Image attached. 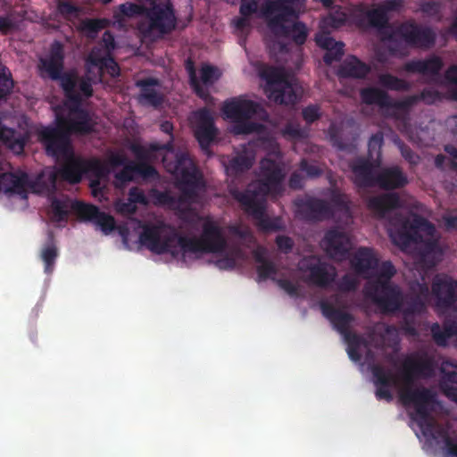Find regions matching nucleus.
Segmentation results:
<instances>
[{
    "label": "nucleus",
    "instance_id": "obj_44",
    "mask_svg": "<svg viewBox=\"0 0 457 457\" xmlns=\"http://www.w3.org/2000/svg\"><path fill=\"white\" fill-rule=\"evenodd\" d=\"M14 83L12 74L6 67L0 71V101L5 99L12 91Z\"/></svg>",
    "mask_w": 457,
    "mask_h": 457
},
{
    "label": "nucleus",
    "instance_id": "obj_39",
    "mask_svg": "<svg viewBox=\"0 0 457 457\" xmlns=\"http://www.w3.org/2000/svg\"><path fill=\"white\" fill-rule=\"evenodd\" d=\"M379 84L388 89L394 91H409L411 84L390 73H383L378 76Z\"/></svg>",
    "mask_w": 457,
    "mask_h": 457
},
{
    "label": "nucleus",
    "instance_id": "obj_61",
    "mask_svg": "<svg viewBox=\"0 0 457 457\" xmlns=\"http://www.w3.org/2000/svg\"><path fill=\"white\" fill-rule=\"evenodd\" d=\"M275 242L278 249L284 253H288L293 250L294 241L287 236L278 235L276 237Z\"/></svg>",
    "mask_w": 457,
    "mask_h": 457
},
{
    "label": "nucleus",
    "instance_id": "obj_60",
    "mask_svg": "<svg viewBox=\"0 0 457 457\" xmlns=\"http://www.w3.org/2000/svg\"><path fill=\"white\" fill-rule=\"evenodd\" d=\"M129 162L130 161L127 158V156L120 152L111 153L107 159L108 165L113 169L120 166H124Z\"/></svg>",
    "mask_w": 457,
    "mask_h": 457
},
{
    "label": "nucleus",
    "instance_id": "obj_23",
    "mask_svg": "<svg viewBox=\"0 0 457 457\" xmlns=\"http://www.w3.org/2000/svg\"><path fill=\"white\" fill-rule=\"evenodd\" d=\"M443 99L442 94L432 87L424 88L420 94L408 96L400 100L397 105L401 109V120L406 124L408 120V112L410 109L417 104L419 102H423L426 104H433Z\"/></svg>",
    "mask_w": 457,
    "mask_h": 457
},
{
    "label": "nucleus",
    "instance_id": "obj_64",
    "mask_svg": "<svg viewBox=\"0 0 457 457\" xmlns=\"http://www.w3.org/2000/svg\"><path fill=\"white\" fill-rule=\"evenodd\" d=\"M129 201L136 204H146L147 199L142 189L137 187H133L129 191Z\"/></svg>",
    "mask_w": 457,
    "mask_h": 457
},
{
    "label": "nucleus",
    "instance_id": "obj_14",
    "mask_svg": "<svg viewBox=\"0 0 457 457\" xmlns=\"http://www.w3.org/2000/svg\"><path fill=\"white\" fill-rule=\"evenodd\" d=\"M73 209L76 211V216L79 220L94 223L105 235L110 234L115 229L114 218L110 214L101 212L96 205L76 202Z\"/></svg>",
    "mask_w": 457,
    "mask_h": 457
},
{
    "label": "nucleus",
    "instance_id": "obj_37",
    "mask_svg": "<svg viewBox=\"0 0 457 457\" xmlns=\"http://www.w3.org/2000/svg\"><path fill=\"white\" fill-rule=\"evenodd\" d=\"M58 254V248L55 245L54 235L52 232H49L48 240L42 247L40 254L41 260L45 264L46 273L50 274L53 272Z\"/></svg>",
    "mask_w": 457,
    "mask_h": 457
},
{
    "label": "nucleus",
    "instance_id": "obj_17",
    "mask_svg": "<svg viewBox=\"0 0 457 457\" xmlns=\"http://www.w3.org/2000/svg\"><path fill=\"white\" fill-rule=\"evenodd\" d=\"M186 160L187 156L184 154L178 156L173 171L180 175L179 188L181 192V198L185 200H193L197 195L199 177L197 175V170L194 166L182 167Z\"/></svg>",
    "mask_w": 457,
    "mask_h": 457
},
{
    "label": "nucleus",
    "instance_id": "obj_35",
    "mask_svg": "<svg viewBox=\"0 0 457 457\" xmlns=\"http://www.w3.org/2000/svg\"><path fill=\"white\" fill-rule=\"evenodd\" d=\"M260 75L266 81L265 92L267 96L287 79L284 70L275 66L265 67Z\"/></svg>",
    "mask_w": 457,
    "mask_h": 457
},
{
    "label": "nucleus",
    "instance_id": "obj_29",
    "mask_svg": "<svg viewBox=\"0 0 457 457\" xmlns=\"http://www.w3.org/2000/svg\"><path fill=\"white\" fill-rule=\"evenodd\" d=\"M442 378L439 386L443 394L450 400L457 403V365L444 361L440 367Z\"/></svg>",
    "mask_w": 457,
    "mask_h": 457
},
{
    "label": "nucleus",
    "instance_id": "obj_38",
    "mask_svg": "<svg viewBox=\"0 0 457 457\" xmlns=\"http://www.w3.org/2000/svg\"><path fill=\"white\" fill-rule=\"evenodd\" d=\"M430 331L435 343L439 346H445L448 339L455 336V331L451 320L445 321L443 328L437 322L433 323Z\"/></svg>",
    "mask_w": 457,
    "mask_h": 457
},
{
    "label": "nucleus",
    "instance_id": "obj_15",
    "mask_svg": "<svg viewBox=\"0 0 457 457\" xmlns=\"http://www.w3.org/2000/svg\"><path fill=\"white\" fill-rule=\"evenodd\" d=\"M194 136L202 149L207 150L214 141L218 129L211 111L204 107L195 112Z\"/></svg>",
    "mask_w": 457,
    "mask_h": 457
},
{
    "label": "nucleus",
    "instance_id": "obj_46",
    "mask_svg": "<svg viewBox=\"0 0 457 457\" xmlns=\"http://www.w3.org/2000/svg\"><path fill=\"white\" fill-rule=\"evenodd\" d=\"M347 17L344 12H335L329 13L323 19V26L325 28H330L337 29L344 26L346 22Z\"/></svg>",
    "mask_w": 457,
    "mask_h": 457
},
{
    "label": "nucleus",
    "instance_id": "obj_10",
    "mask_svg": "<svg viewBox=\"0 0 457 457\" xmlns=\"http://www.w3.org/2000/svg\"><path fill=\"white\" fill-rule=\"evenodd\" d=\"M297 215L309 222H319L330 220L334 216V210L330 204L315 196L306 195L295 200Z\"/></svg>",
    "mask_w": 457,
    "mask_h": 457
},
{
    "label": "nucleus",
    "instance_id": "obj_31",
    "mask_svg": "<svg viewBox=\"0 0 457 457\" xmlns=\"http://www.w3.org/2000/svg\"><path fill=\"white\" fill-rule=\"evenodd\" d=\"M351 264L356 273L365 275L370 270L377 269L378 259L375 256L372 249L360 247L354 253Z\"/></svg>",
    "mask_w": 457,
    "mask_h": 457
},
{
    "label": "nucleus",
    "instance_id": "obj_62",
    "mask_svg": "<svg viewBox=\"0 0 457 457\" xmlns=\"http://www.w3.org/2000/svg\"><path fill=\"white\" fill-rule=\"evenodd\" d=\"M413 296L420 298L423 302H427L429 295V288L426 283H415L411 287Z\"/></svg>",
    "mask_w": 457,
    "mask_h": 457
},
{
    "label": "nucleus",
    "instance_id": "obj_50",
    "mask_svg": "<svg viewBox=\"0 0 457 457\" xmlns=\"http://www.w3.org/2000/svg\"><path fill=\"white\" fill-rule=\"evenodd\" d=\"M108 57H104L101 55L100 50L94 47L90 53L88 54L86 59V66L87 70L89 72L90 67L98 68L101 71H103V65H104V62Z\"/></svg>",
    "mask_w": 457,
    "mask_h": 457
},
{
    "label": "nucleus",
    "instance_id": "obj_49",
    "mask_svg": "<svg viewBox=\"0 0 457 457\" xmlns=\"http://www.w3.org/2000/svg\"><path fill=\"white\" fill-rule=\"evenodd\" d=\"M135 173L143 179H154L158 176V172L154 166L149 164L147 161L134 162Z\"/></svg>",
    "mask_w": 457,
    "mask_h": 457
},
{
    "label": "nucleus",
    "instance_id": "obj_24",
    "mask_svg": "<svg viewBox=\"0 0 457 457\" xmlns=\"http://www.w3.org/2000/svg\"><path fill=\"white\" fill-rule=\"evenodd\" d=\"M444 67L441 57L432 54L426 59H413L404 63L403 69L408 73H417L424 76H438Z\"/></svg>",
    "mask_w": 457,
    "mask_h": 457
},
{
    "label": "nucleus",
    "instance_id": "obj_9",
    "mask_svg": "<svg viewBox=\"0 0 457 457\" xmlns=\"http://www.w3.org/2000/svg\"><path fill=\"white\" fill-rule=\"evenodd\" d=\"M70 137L61 120L56 127H45L38 132V140L45 146L46 154L57 160L72 152Z\"/></svg>",
    "mask_w": 457,
    "mask_h": 457
},
{
    "label": "nucleus",
    "instance_id": "obj_33",
    "mask_svg": "<svg viewBox=\"0 0 457 457\" xmlns=\"http://www.w3.org/2000/svg\"><path fill=\"white\" fill-rule=\"evenodd\" d=\"M253 165V157L246 153H241L231 157L228 162H224L226 173L228 177H237L247 170Z\"/></svg>",
    "mask_w": 457,
    "mask_h": 457
},
{
    "label": "nucleus",
    "instance_id": "obj_8",
    "mask_svg": "<svg viewBox=\"0 0 457 457\" xmlns=\"http://www.w3.org/2000/svg\"><path fill=\"white\" fill-rule=\"evenodd\" d=\"M145 18L146 22H141L139 29L145 35L153 32L166 35L176 28L177 18L174 8L170 2H152L147 6Z\"/></svg>",
    "mask_w": 457,
    "mask_h": 457
},
{
    "label": "nucleus",
    "instance_id": "obj_21",
    "mask_svg": "<svg viewBox=\"0 0 457 457\" xmlns=\"http://www.w3.org/2000/svg\"><path fill=\"white\" fill-rule=\"evenodd\" d=\"M320 309L322 314L331 322L334 328L344 337V339L357 334L351 330V325L354 321L353 314L336 308L326 302L321 303Z\"/></svg>",
    "mask_w": 457,
    "mask_h": 457
},
{
    "label": "nucleus",
    "instance_id": "obj_12",
    "mask_svg": "<svg viewBox=\"0 0 457 457\" xmlns=\"http://www.w3.org/2000/svg\"><path fill=\"white\" fill-rule=\"evenodd\" d=\"M431 289L438 310L447 311L457 303V280L451 277L436 276Z\"/></svg>",
    "mask_w": 457,
    "mask_h": 457
},
{
    "label": "nucleus",
    "instance_id": "obj_48",
    "mask_svg": "<svg viewBox=\"0 0 457 457\" xmlns=\"http://www.w3.org/2000/svg\"><path fill=\"white\" fill-rule=\"evenodd\" d=\"M106 25L107 21L104 19H86L82 21V29L92 34V37H94L104 29Z\"/></svg>",
    "mask_w": 457,
    "mask_h": 457
},
{
    "label": "nucleus",
    "instance_id": "obj_42",
    "mask_svg": "<svg viewBox=\"0 0 457 457\" xmlns=\"http://www.w3.org/2000/svg\"><path fill=\"white\" fill-rule=\"evenodd\" d=\"M384 144V136L382 132L373 134L368 142V156L371 160L376 161L377 164L380 163L381 148Z\"/></svg>",
    "mask_w": 457,
    "mask_h": 457
},
{
    "label": "nucleus",
    "instance_id": "obj_63",
    "mask_svg": "<svg viewBox=\"0 0 457 457\" xmlns=\"http://www.w3.org/2000/svg\"><path fill=\"white\" fill-rule=\"evenodd\" d=\"M344 47L339 45V47L328 50L324 56L323 61L326 64L330 65L334 62L340 61L344 55Z\"/></svg>",
    "mask_w": 457,
    "mask_h": 457
},
{
    "label": "nucleus",
    "instance_id": "obj_58",
    "mask_svg": "<svg viewBox=\"0 0 457 457\" xmlns=\"http://www.w3.org/2000/svg\"><path fill=\"white\" fill-rule=\"evenodd\" d=\"M395 273L396 270L393 263L390 261H386L381 263L377 278H381L383 281H391Z\"/></svg>",
    "mask_w": 457,
    "mask_h": 457
},
{
    "label": "nucleus",
    "instance_id": "obj_7",
    "mask_svg": "<svg viewBox=\"0 0 457 457\" xmlns=\"http://www.w3.org/2000/svg\"><path fill=\"white\" fill-rule=\"evenodd\" d=\"M364 292L366 296L371 299L384 313H394L402 308L403 292L397 285L391 281L375 278L367 282Z\"/></svg>",
    "mask_w": 457,
    "mask_h": 457
},
{
    "label": "nucleus",
    "instance_id": "obj_57",
    "mask_svg": "<svg viewBox=\"0 0 457 457\" xmlns=\"http://www.w3.org/2000/svg\"><path fill=\"white\" fill-rule=\"evenodd\" d=\"M401 328L406 335L411 337H415L418 335L414 314L403 313V320L401 323Z\"/></svg>",
    "mask_w": 457,
    "mask_h": 457
},
{
    "label": "nucleus",
    "instance_id": "obj_53",
    "mask_svg": "<svg viewBox=\"0 0 457 457\" xmlns=\"http://www.w3.org/2000/svg\"><path fill=\"white\" fill-rule=\"evenodd\" d=\"M426 310V303L420 298L411 295L406 302V305L403 310V313L416 314L422 313Z\"/></svg>",
    "mask_w": 457,
    "mask_h": 457
},
{
    "label": "nucleus",
    "instance_id": "obj_52",
    "mask_svg": "<svg viewBox=\"0 0 457 457\" xmlns=\"http://www.w3.org/2000/svg\"><path fill=\"white\" fill-rule=\"evenodd\" d=\"M77 87L76 92L79 94L80 97L82 96L86 98H89L93 96V87H92V79L88 76L77 78Z\"/></svg>",
    "mask_w": 457,
    "mask_h": 457
},
{
    "label": "nucleus",
    "instance_id": "obj_28",
    "mask_svg": "<svg viewBox=\"0 0 457 457\" xmlns=\"http://www.w3.org/2000/svg\"><path fill=\"white\" fill-rule=\"evenodd\" d=\"M367 206L377 216L383 218L390 211L401 207V199L397 193H384L370 197Z\"/></svg>",
    "mask_w": 457,
    "mask_h": 457
},
{
    "label": "nucleus",
    "instance_id": "obj_30",
    "mask_svg": "<svg viewBox=\"0 0 457 457\" xmlns=\"http://www.w3.org/2000/svg\"><path fill=\"white\" fill-rule=\"evenodd\" d=\"M370 72V65L355 56H350L341 63L337 74L343 79H364Z\"/></svg>",
    "mask_w": 457,
    "mask_h": 457
},
{
    "label": "nucleus",
    "instance_id": "obj_45",
    "mask_svg": "<svg viewBox=\"0 0 457 457\" xmlns=\"http://www.w3.org/2000/svg\"><path fill=\"white\" fill-rule=\"evenodd\" d=\"M299 170L304 172L309 179H317L322 176L323 169L315 162H309L303 158L299 163Z\"/></svg>",
    "mask_w": 457,
    "mask_h": 457
},
{
    "label": "nucleus",
    "instance_id": "obj_19",
    "mask_svg": "<svg viewBox=\"0 0 457 457\" xmlns=\"http://www.w3.org/2000/svg\"><path fill=\"white\" fill-rule=\"evenodd\" d=\"M360 98L366 105H378L381 109L392 110L390 116L401 120V109L397 105L399 101L392 100L388 93L375 87H366L360 90Z\"/></svg>",
    "mask_w": 457,
    "mask_h": 457
},
{
    "label": "nucleus",
    "instance_id": "obj_13",
    "mask_svg": "<svg viewBox=\"0 0 457 457\" xmlns=\"http://www.w3.org/2000/svg\"><path fill=\"white\" fill-rule=\"evenodd\" d=\"M72 104L74 106L71 108L70 117L68 119H60L62 125L65 126V129H67L71 135L84 136L93 133L96 125L94 120V113L80 107L81 102L79 104Z\"/></svg>",
    "mask_w": 457,
    "mask_h": 457
},
{
    "label": "nucleus",
    "instance_id": "obj_5",
    "mask_svg": "<svg viewBox=\"0 0 457 457\" xmlns=\"http://www.w3.org/2000/svg\"><path fill=\"white\" fill-rule=\"evenodd\" d=\"M221 110L225 117L233 122L231 131L235 135L260 132L263 126L251 121L250 119L255 115L267 114L261 104L241 97L226 101Z\"/></svg>",
    "mask_w": 457,
    "mask_h": 457
},
{
    "label": "nucleus",
    "instance_id": "obj_3",
    "mask_svg": "<svg viewBox=\"0 0 457 457\" xmlns=\"http://www.w3.org/2000/svg\"><path fill=\"white\" fill-rule=\"evenodd\" d=\"M434 373V365L430 359L419 355L408 356L403 363V380L404 387L400 392V400L405 406L412 405L419 427L423 434L431 433L434 420L431 416L433 405L436 403V395L430 388L421 386L413 388L417 378H430Z\"/></svg>",
    "mask_w": 457,
    "mask_h": 457
},
{
    "label": "nucleus",
    "instance_id": "obj_1",
    "mask_svg": "<svg viewBox=\"0 0 457 457\" xmlns=\"http://www.w3.org/2000/svg\"><path fill=\"white\" fill-rule=\"evenodd\" d=\"M139 243L154 253H170L172 256H177L179 250L183 253H218L224 252L228 245L222 228L210 219L203 223L199 237L179 235L164 222L145 224Z\"/></svg>",
    "mask_w": 457,
    "mask_h": 457
},
{
    "label": "nucleus",
    "instance_id": "obj_43",
    "mask_svg": "<svg viewBox=\"0 0 457 457\" xmlns=\"http://www.w3.org/2000/svg\"><path fill=\"white\" fill-rule=\"evenodd\" d=\"M134 162L130 161L126 165L122 166L121 170L114 175V184L116 187H122L128 182H130L134 179L135 175Z\"/></svg>",
    "mask_w": 457,
    "mask_h": 457
},
{
    "label": "nucleus",
    "instance_id": "obj_4",
    "mask_svg": "<svg viewBox=\"0 0 457 457\" xmlns=\"http://www.w3.org/2000/svg\"><path fill=\"white\" fill-rule=\"evenodd\" d=\"M286 173L282 165L270 158L260 162V178L257 183L245 190L231 188V196L239 203L242 209L253 218H260L266 210V197L269 195H280L284 191Z\"/></svg>",
    "mask_w": 457,
    "mask_h": 457
},
{
    "label": "nucleus",
    "instance_id": "obj_34",
    "mask_svg": "<svg viewBox=\"0 0 457 457\" xmlns=\"http://www.w3.org/2000/svg\"><path fill=\"white\" fill-rule=\"evenodd\" d=\"M268 97L277 104L286 105L295 104L297 101L295 89L287 79L273 91H270Z\"/></svg>",
    "mask_w": 457,
    "mask_h": 457
},
{
    "label": "nucleus",
    "instance_id": "obj_25",
    "mask_svg": "<svg viewBox=\"0 0 457 457\" xmlns=\"http://www.w3.org/2000/svg\"><path fill=\"white\" fill-rule=\"evenodd\" d=\"M407 184V176L398 166L382 169L376 177V187L384 190L400 189Z\"/></svg>",
    "mask_w": 457,
    "mask_h": 457
},
{
    "label": "nucleus",
    "instance_id": "obj_51",
    "mask_svg": "<svg viewBox=\"0 0 457 457\" xmlns=\"http://www.w3.org/2000/svg\"><path fill=\"white\" fill-rule=\"evenodd\" d=\"M282 134L290 139H300L306 137L305 130L302 129L299 123L295 122H287L282 130Z\"/></svg>",
    "mask_w": 457,
    "mask_h": 457
},
{
    "label": "nucleus",
    "instance_id": "obj_27",
    "mask_svg": "<svg viewBox=\"0 0 457 457\" xmlns=\"http://www.w3.org/2000/svg\"><path fill=\"white\" fill-rule=\"evenodd\" d=\"M136 86L140 88L138 101L141 104L158 108L163 104L164 97L162 94L154 88V87L160 86L158 79H139L136 82Z\"/></svg>",
    "mask_w": 457,
    "mask_h": 457
},
{
    "label": "nucleus",
    "instance_id": "obj_32",
    "mask_svg": "<svg viewBox=\"0 0 457 457\" xmlns=\"http://www.w3.org/2000/svg\"><path fill=\"white\" fill-rule=\"evenodd\" d=\"M27 180L26 173L21 175L4 173L0 176V191L6 194H22L25 192Z\"/></svg>",
    "mask_w": 457,
    "mask_h": 457
},
{
    "label": "nucleus",
    "instance_id": "obj_41",
    "mask_svg": "<svg viewBox=\"0 0 457 457\" xmlns=\"http://www.w3.org/2000/svg\"><path fill=\"white\" fill-rule=\"evenodd\" d=\"M86 175L93 176L94 179H103L110 173L109 167L99 160H86Z\"/></svg>",
    "mask_w": 457,
    "mask_h": 457
},
{
    "label": "nucleus",
    "instance_id": "obj_11",
    "mask_svg": "<svg viewBox=\"0 0 457 457\" xmlns=\"http://www.w3.org/2000/svg\"><path fill=\"white\" fill-rule=\"evenodd\" d=\"M399 228L394 240L402 245L407 246L415 240L418 231H424L432 234L435 230L434 225L426 218L420 215H414L411 220L403 216L395 218Z\"/></svg>",
    "mask_w": 457,
    "mask_h": 457
},
{
    "label": "nucleus",
    "instance_id": "obj_6",
    "mask_svg": "<svg viewBox=\"0 0 457 457\" xmlns=\"http://www.w3.org/2000/svg\"><path fill=\"white\" fill-rule=\"evenodd\" d=\"M39 67L51 79L61 81L64 95L71 103L79 104L81 102L79 94L76 92L77 79L75 76L63 73L64 54L62 46L59 42H55L52 46L47 58L40 59Z\"/></svg>",
    "mask_w": 457,
    "mask_h": 457
},
{
    "label": "nucleus",
    "instance_id": "obj_59",
    "mask_svg": "<svg viewBox=\"0 0 457 457\" xmlns=\"http://www.w3.org/2000/svg\"><path fill=\"white\" fill-rule=\"evenodd\" d=\"M398 148L401 152L402 156L411 164H416L419 162V156L411 149L409 145L404 144L403 141L398 140L396 142Z\"/></svg>",
    "mask_w": 457,
    "mask_h": 457
},
{
    "label": "nucleus",
    "instance_id": "obj_22",
    "mask_svg": "<svg viewBox=\"0 0 457 457\" xmlns=\"http://www.w3.org/2000/svg\"><path fill=\"white\" fill-rule=\"evenodd\" d=\"M62 158L64 162L58 170L59 177L70 184L79 183L86 175V160L74 156L73 151Z\"/></svg>",
    "mask_w": 457,
    "mask_h": 457
},
{
    "label": "nucleus",
    "instance_id": "obj_40",
    "mask_svg": "<svg viewBox=\"0 0 457 457\" xmlns=\"http://www.w3.org/2000/svg\"><path fill=\"white\" fill-rule=\"evenodd\" d=\"M347 343V353L349 358L353 361H359L361 359V354L359 351L361 345L367 346L368 343L366 339L359 335H352L351 337L345 338Z\"/></svg>",
    "mask_w": 457,
    "mask_h": 457
},
{
    "label": "nucleus",
    "instance_id": "obj_36",
    "mask_svg": "<svg viewBox=\"0 0 457 457\" xmlns=\"http://www.w3.org/2000/svg\"><path fill=\"white\" fill-rule=\"evenodd\" d=\"M78 200L71 201L70 199H59L53 198L51 202V213L52 219L54 221H66L70 212H73L76 214V211L73 209V206Z\"/></svg>",
    "mask_w": 457,
    "mask_h": 457
},
{
    "label": "nucleus",
    "instance_id": "obj_18",
    "mask_svg": "<svg viewBox=\"0 0 457 457\" xmlns=\"http://www.w3.org/2000/svg\"><path fill=\"white\" fill-rule=\"evenodd\" d=\"M377 162L367 157H356L349 162V168L353 172V182L359 188L376 187Z\"/></svg>",
    "mask_w": 457,
    "mask_h": 457
},
{
    "label": "nucleus",
    "instance_id": "obj_16",
    "mask_svg": "<svg viewBox=\"0 0 457 457\" xmlns=\"http://www.w3.org/2000/svg\"><path fill=\"white\" fill-rule=\"evenodd\" d=\"M351 245L348 235L337 228L328 229L321 241L326 253L337 261L345 260L348 256Z\"/></svg>",
    "mask_w": 457,
    "mask_h": 457
},
{
    "label": "nucleus",
    "instance_id": "obj_20",
    "mask_svg": "<svg viewBox=\"0 0 457 457\" xmlns=\"http://www.w3.org/2000/svg\"><path fill=\"white\" fill-rule=\"evenodd\" d=\"M302 272H308L307 281L320 287H327L333 280L335 274L328 270L327 264L315 256L303 258L299 263Z\"/></svg>",
    "mask_w": 457,
    "mask_h": 457
},
{
    "label": "nucleus",
    "instance_id": "obj_47",
    "mask_svg": "<svg viewBox=\"0 0 457 457\" xmlns=\"http://www.w3.org/2000/svg\"><path fill=\"white\" fill-rule=\"evenodd\" d=\"M147 6L136 3H125L120 5V12L122 15L131 18L145 15Z\"/></svg>",
    "mask_w": 457,
    "mask_h": 457
},
{
    "label": "nucleus",
    "instance_id": "obj_2",
    "mask_svg": "<svg viewBox=\"0 0 457 457\" xmlns=\"http://www.w3.org/2000/svg\"><path fill=\"white\" fill-rule=\"evenodd\" d=\"M357 24L359 27L376 29L382 40L390 43L388 51L395 56L405 55V46L428 50L435 46L436 40V33L431 27L418 23L413 19L394 26L390 23L389 15L379 5L364 12L358 18Z\"/></svg>",
    "mask_w": 457,
    "mask_h": 457
},
{
    "label": "nucleus",
    "instance_id": "obj_55",
    "mask_svg": "<svg viewBox=\"0 0 457 457\" xmlns=\"http://www.w3.org/2000/svg\"><path fill=\"white\" fill-rule=\"evenodd\" d=\"M277 272L278 270L276 265L270 260H267L261 265L257 266V274L260 280H266L267 278L276 275Z\"/></svg>",
    "mask_w": 457,
    "mask_h": 457
},
{
    "label": "nucleus",
    "instance_id": "obj_56",
    "mask_svg": "<svg viewBox=\"0 0 457 457\" xmlns=\"http://www.w3.org/2000/svg\"><path fill=\"white\" fill-rule=\"evenodd\" d=\"M57 11L64 18L77 16L79 13V8L70 1H59Z\"/></svg>",
    "mask_w": 457,
    "mask_h": 457
},
{
    "label": "nucleus",
    "instance_id": "obj_26",
    "mask_svg": "<svg viewBox=\"0 0 457 457\" xmlns=\"http://www.w3.org/2000/svg\"><path fill=\"white\" fill-rule=\"evenodd\" d=\"M371 373L374 378V383L377 386L376 397L378 400L385 399L391 401L393 395L389 390V387L395 384V377L391 370H386L379 364H373L370 367Z\"/></svg>",
    "mask_w": 457,
    "mask_h": 457
},
{
    "label": "nucleus",
    "instance_id": "obj_54",
    "mask_svg": "<svg viewBox=\"0 0 457 457\" xmlns=\"http://www.w3.org/2000/svg\"><path fill=\"white\" fill-rule=\"evenodd\" d=\"M303 120L311 125L321 117L320 107L318 104H309L302 110Z\"/></svg>",
    "mask_w": 457,
    "mask_h": 457
}]
</instances>
